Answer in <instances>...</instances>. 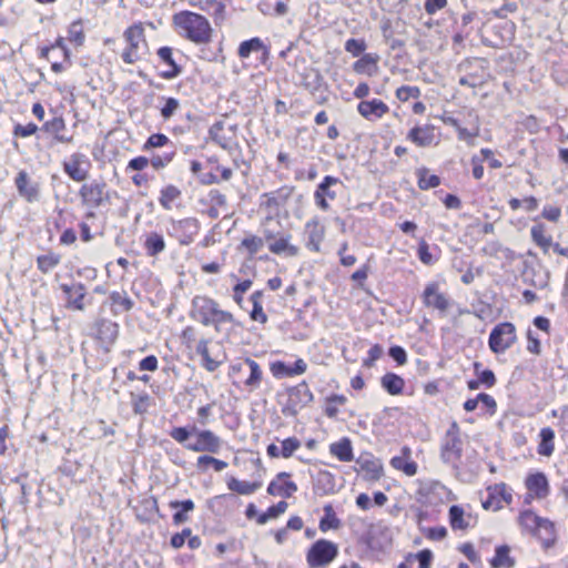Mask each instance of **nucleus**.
I'll list each match as a JSON object with an SVG mask.
<instances>
[{
  "label": "nucleus",
  "instance_id": "ea45409f",
  "mask_svg": "<svg viewBox=\"0 0 568 568\" xmlns=\"http://www.w3.org/2000/svg\"><path fill=\"white\" fill-rule=\"evenodd\" d=\"M404 385V379L394 373H387L382 377V386L390 395L400 394L403 392Z\"/></svg>",
  "mask_w": 568,
  "mask_h": 568
},
{
  "label": "nucleus",
  "instance_id": "7c9ffc66",
  "mask_svg": "<svg viewBox=\"0 0 568 568\" xmlns=\"http://www.w3.org/2000/svg\"><path fill=\"white\" fill-rule=\"evenodd\" d=\"M329 452L341 462H351L354 458L352 443L347 437L331 444Z\"/></svg>",
  "mask_w": 568,
  "mask_h": 568
},
{
  "label": "nucleus",
  "instance_id": "c85d7f7f",
  "mask_svg": "<svg viewBox=\"0 0 568 568\" xmlns=\"http://www.w3.org/2000/svg\"><path fill=\"white\" fill-rule=\"evenodd\" d=\"M535 535L541 540L544 548H550L555 542L554 524L546 518H541Z\"/></svg>",
  "mask_w": 568,
  "mask_h": 568
},
{
  "label": "nucleus",
  "instance_id": "4d7b16f0",
  "mask_svg": "<svg viewBox=\"0 0 568 568\" xmlns=\"http://www.w3.org/2000/svg\"><path fill=\"white\" fill-rule=\"evenodd\" d=\"M366 50V42L363 39L351 38L345 42V51L353 57H359Z\"/></svg>",
  "mask_w": 568,
  "mask_h": 568
},
{
  "label": "nucleus",
  "instance_id": "f3484780",
  "mask_svg": "<svg viewBox=\"0 0 568 568\" xmlns=\"http://www.w3.org/2000/svg\"><path fill=\"white\" fill-rule=\"evenodd\" d=\"M270 369L276 378L292 377L304 374L307 369V364L302 358L295 361L293 366H288L282 361H276L271 364Z\"/></svg>",
  "mask_w": 568,
  "mask_h": 568
},
{
  "label": "nucleus",
  "instance_id": "49530a36",
  "mask_svg": "<svg viewBox=\"0 0 568 568\" xmlns=\"http://www.w3.org/2000/svg\"><path fill=\"white\" fill-rule=\"evenodd\" d=\"M344 395L334 394L326 398L325 415L335 418L338 415V406L346 403Z\"/></svg>",
  "mask_w": 568,
  "mask_h": 568
},
{
  "label": "nucleus",
  "instance_id": "69168bd1",
  "mask_svg": "<svg viewBox=\"0 0 568 568\" xmlns=\"http://www.w3.org/2000/svg\"><path fill=\"white\" fill-rule=\"evenodd\" d=\"M132 396H133V399H132L133 412L135 414L145 413L149 407L150 396L145 393L138 395V396H134V395H132Z\"/></svg>",
  "mask_w": 568,
  "mask_h": 568
},
{
  "label": "nucleus",
  "instance_id": "c03bdc74",
  "mask_svg": "<svg viewBox=\"0 0 568 568\" xmlns=\"http://www.w3.org/2000/svg\"><path fill=\"white\" fill-rule=\"evenodd\" d=\"M173 229L176 232H179V231L189 232L190 233L189 239L185 241H181L182 244H189L192 241V235L197 233L199 223H197V220L193 219V217L183 219L178 222H174Z\"/></svg>",
  "mask_w": 568,
  "mask_h": 568
},
{
  "label": "nucleus",
  "instance_id": "603ef678",
  "mask_svg": "<svg viewBox=\"0 0 568 568\" xmlns=\"http://www.w3.org/2000/svg\"><path fill=\"white\" fill-rule=\"evenodd\" d=\"M241 246L248 252L250 256H253L262 250L264 241L260 236L248 235L242 240Z\"/></svg>",
  "mask_w": 568,
  "mask_h": 568
},
{
  "label": "nucleus",
  "instance_id": "c9c22d12",
  "mask_svg": "<svg viewBox=\"0 0 568 568\" xmlns=\"http://www.w3.org/2000/svg\"><path fill=\"white\" fill-rule=\"evenodd\" d=\"M181 195H182V192L178 186H175L173 184L165 185L160 191L159 203L164 210L170 211L173 207V203L176 200H179L181 197Z\"/></svg>",
  "mask_w": 568,
  "mask_h": 568
},
{
  "label": "nucleus",
  "instance_id": "6ab92c4d",
  "mask_svg": "<svg viewBox=\"0 0 568 568\" xmlns=\"http://www.w3.org/2000/svg\"><path fill=\"white\" fill-rule=\"evenodd\" d=\"M526 487L529 494L537 498H545L549 493L547 477L542 473H536L527 477Z\"/></svg>",
  "mask_w": 568,
  "mask_h": 568
},
{
  "label": "nucleus",
  "instance_id": "79ce46f5",
  "mask_svg": "<svg viewBox=\"0 0 568 568\" xmlns=\"http://www.w3.org/2000/svg\"><path fill=\"white\" fill-rule=\"evenodd\" d=\"M449 523L454 530H464L469 526V521L465 518L464 509L458 505H453L449 508Z\"/></svg>",
  "mask_w": 568,
  "mask_h": 568
},
{
  "label": "nucleus",
  "instance_id": "aec40b11",
  "mask_svg": "<svg viewBox=\"0 0 568 568\" xmlns=\"http://www.w3.org/2000/svg\"><path fill=\"white\" fill-rule=\"evenodd\" d=\"M291 234L281 233L278 237L268 244V250L276 255L285 254L287 256L298 255V247L291 244Z\"/></svg>",
  "mask_w": 568,
  "mask_h": 568
},
{
  "label": "nucleus",
  "instance_id": "2eb2a0df",
  "mask_svg": "<svg viewBox=\"0 0 568 568\" xmlns=\"http://www.w3.org/2000/svg\"><path fill=\"white\" fill-rule=\"evenodd\" d=\"M60 288L67 295V307L77 311H83L85 308V286L83 283L74 284H61Z\"/></svg>",
  "mask_w": 568,
  "mask_h": 568
},
{
  "label": "nucleus",
  "instance_id": "f257e3e1",
  "mask_svg": "<svg viewBox=\"0 0 568 568\" xmlns=\"http://www.w3.org/2000/svg\"><path fill=\"white\" fill-rule=\"evenodd\" d=\"M173 22L180 34L187 40L196 44L211 41L212 28L205 17L191 11H181L174 14Z\"/></svg>",
  "mask_w": 568,
  "mask_h": 568
},
{
  "label": "nucleus",
  "instance_id": "9b49d317",
  "mask_svg": "<svg viewBox=\"0 0 568 568\" xmlns=\"http://www.w3.org/2000/svg\"><path fill=\"white\" fill-rule=\"evenodd\" d=\"M341 180L332 176L326 175L322 182L317 185L315 192H314V201L315 204L322 210V211H328L331 205L327 200H335L337 196L336 191L334 190V186L337 184H341Z\"/></svg>",
  "mask_w": 568,
  "mask_h": 568
},
{
  "label": "nucleus",
  "instance_id": "09e8293b",
  "mask_svg": "<svg viewBox=\"0 0 568 568\" xmlns=\"http://www.w3.org/2000/svg\"><path fill=\"white\" fill-rule=\"evenodd\" d=\"M234 322L232 313L219 308L216 315L211 320V325L214 326L215 332L221 333L226 324H233Z\"/></svg>",
  "mask_w": 568,
  "mask_h": 568
},
{
  "label": "nucleus",
  "instance_id": "37998d69",
  "mask_svg": "<svg viewBox=\"0 0 568 568\" xmlns=\"http://www.w3.org/2000/svg\"><path fill=\"white\" fill-rule=\"evenodd\" d=\"M390 466L396 470H402L407 476H414L417 473V464L405 457H393L389 462Z\"/></svg>",
  "mask_w": 568,
  "mask_h": 568
},
{
  "label": "nucleus",
  "instance_id": "de8ad7c7",
  "mask_svg": "<svg viewBox=\"0 0 568 568\" xmlns=\"http://www.w3.org/2000/svg\"><path fill=\"white\" fill-rule=\"evenodd\" d=\"M60 255L54 253H49L44 255H40L37 258V265L38 268L42 273H49L51 270H53L59 263H60Z\"/></svg>",
  "mask_w": 568,
  "mask_h": 568
},
{
  "label": "nucleus",
  "instance_id": "680f3d73",
  "mask_svg": "<svg viewBox=\"0 0 568 568\" xmlns=\"http://www.w3.org/2000/svg\"><path fill=\"white\" fill-rule=\"evenodd\" d=\"M252 284L251 280H244L233 287V300L239 306L243 307V294L251 288Z\"/></svg>",
  "mask_w": 568,
  "mask_h": 568
},
{
  "label": "nucleus",
  "instance_id": "13d9d810",
  "mask_svg": "<svg viewBox=\"0 0 568 568\" xmlns=\"http://www.w3.org/2000/svg\"><path fill=\"white\" fill-rule=\"evenodd\" d=\"M300 447L301 442L296 437H288L282 442L281 456L290 458Z\"/></svg>",
  "mask_w": 568,
  "mask_h": 568
},
{
  "label": "nucleus",
  "instance_id": "3c124183",
  "mask_svg": "<svg viewBox=\"0 0 568 568\" xmlns=\"http://www.w3.org/2000/svg\"><path fill=\"white\" fill-rule=\"evenodd\" d=\"M54 49L61 50L62 57L64 60H67V61L70 60L71 52L65 44L64 38H62V37H59L52 45L42 48L41 52H40V57L44 58V59H49L50 52L53 51Z\"/></svg>",
  "mask_w": 568,
  "mask_h": 568
},
{
  "label": "nucleus",
  "instance_id": "774afa93",
  "mask_svg": "<svg viewBox=\"0 0 568 568\" xmlns=\"http://www.w3.org/2000/svg\"><path fill=\"white\" fill-rule=\"evenodd\" d=\"M459 550L467 557V559L474 565H480V557L476 552L474 546L469 542L463 544Z\"/></svg>",
  "mask_w": 568,
  "mask_h": 568
},
{
  "label": "nucleus",
  "instance_id": "bf43d9fd",
  "mask_svg": "<svg viewBox=\"0 0 568 568\" xmlns=\"http://www.w3.org/2000/svg\"><path fill=\"white\" fill-rule=\"evenodd\" d=\"M169 435L179 444H183L184 446L187 444V439L191 435H193V426L187 427H174L170 430Z\"/></svg>",
  "mask_w": 568,
  "mask_h": 568
},
{
  "label": "nucleus",
  "instance_id": "72a5a7b5",
  "mask_svg": "<svg viewBox=\"0 0 568 568\" xmlns=\"http://www.w3.org/2000/svg\"><path fill=\"white\" fill-rule=\"evenodd\" d=\"M144 248L149 256H158L165 250V241L163 235L156 232H150L149 234H146L144 241Z\"/></svg>",
  "mask_w": 568,
  "mask_h": 568
},
{
  "label": "nucleus",
  "instance_id": "c756f323",
  "mask_svg": "<svg viewBox=\"0 0 568 568\" xmlns=\"http://www.w3.org/2000/svg\"><path fill=\"white\" fill-rule=\"evenodd\" d=\"M244 364L250 369V375L245 379L244 385L247 388H250V390L257 389L261 386L262 377H263V372L261 369V366L258 365L257 362H255L254 359L248 358V357L244 359Z\"/></svg>",
  "mask_w": 568,
  "mask_h": 568
},
{
  "label": "nucleus",
  "instance_id": "1a4fd4ad",
  "mask_svg": "<svg viewBox=\"0 0 568 568\" xmlns=\"http://www.w3.org/2000/svg\"><path fill=\"white\" fill-rule=\"evenodd\" d=\"M79 194L82 203L91 209H98L110 200L106 183L102 180L83 184Z\"/></svg>",
  "mask_w": 568,
  "mask_h": 568
},
{
  "label": "nucleus",
  "instance_id": "8fccbe9b",
  "mask_svg": "<svg viewBox=\"0 0 568 568\" xmlns=\"http://www.w3.org/2000/svg\"><path fill=\"white\" fill-rule=\"evenodd\" d=\"M541 517L530 510L523 511L519 516V524L535 535Z\"/></svg>",
  "mask_w": 568,
  "mask_h": 568
},
{
  "label": "nucleus",
  "instance_id": "cd10ccee",
  "mask_svg": "<svg viewBox=\"0 0 568 568\" xmlns=\"http://www.w3.org/2000/svg\"><path fill=\"white\" fill-rule=\"evenodd\" d=\"M510 548L507 545L498 546L495 556L490 559L491 568H513L515 559L509 555Z\"/></svg>",
  "mask_w": 568,
  "mask_h": 568
},
{
  "label": "nucleus",
  "instance_id": "393cba45",
  "mask_svg": "<svg viewBox=\"0 0 568 568\" xmlns=\"http://www.w3.org/2000/svg\"><path fill=\"white\" fill-rule=\"evenodd\" d=\"M407 139L417 146L425 148L432 144L434 140L433 128L428 125L414 126L407 134Z\"/></svg>",
  "mask_w": 568,
  "mask_h": 568
},
{
  "label": "nucleus",
  "instance_id": "e2e57ef3",
  "mask_svg": "<svg viewBox=\"0 0 568 568\" xmlns=\"http://www.w3.org/2000/svg\"><path fill=\"white\" fill-rule=\"evenodd\" d=\"M175 151L165 152L162 155H153L149 162L155 169L160 170L165 168L174 158Z\"/></svg>",
  "mask_w": 568,
  "mask_h": 568
},
{
  "label": "nucleus",
  "instance_id": "f704fd0d",
  "mask_svg": "<svg viewBox=\"0 0 568 568\" xmlns=\"http://www.w3.org/2000/svg\"><path fill=\"white\" fill-rule=\"evenodd\" d=\"M113 307V314L130 312L133 308V301L125 292H112L109 296Z\"/></svg>",
  "mask_w": 568,
  "mask_h": 568
},
{
  "label": "nucleus",
  "instance_id": "bb28decb",
  "mask_svg": "<svg viewBox=\"0 0 568 568\" xmlns=\"http://www.w3.org/2000/svg\"><path fill=\"white\" fill-rule=\"evenodd\" d=\"M210 138L224 150L231 149L232 136L225 133V122L217 121L209 130Z\"/></svg>",
  "mask_w": 568,
  "mask_h": 568
},
{
  "label": "nucleus",
  "instance_id": "b1692460",
  "mask_svg": "<svg viewBox=\"0 0 568 568\" xmlns=\"http://www.w3.org/2000/svg\"><path fill=\"white\" fill-rule=\"evenodd\" d=\"M258 51H262L263 58L268 57V48L260 38L255 37L250 40L241 42L237 49V54L241 59H247L251 55V53Z\"/></svg>",
  "mask_w": 568,
  "mask_h": 568
},
{
  "label": "nucleus",
  "instance_id": "423d86ee",
  "mask_svg": "<svg viewBox=\"0 0 568 568\" xmlns=\"http://www.w3.org/2000/svg\"><path fill=\"white\" fill-rule=\"evenodd\" d=\"M516 338L515 325L509 322H504L491 329L488 345L493 353L503 354L513 346Z\"/></svg>",
  "mask_w": 568,
  "mask_h": 568
},
{
  "label": "nucleus",
  "instance_id": "4be33fe9",
  "mask_svg": "<svg viewBox=\"0 0 568 568\" xmlns=\"http://www.w3.org/2000/svg\"><path fill=\"white\" fill-rule=\"evenodd\" d=\"M306 247L313 252L320 251V245L324 237V229L315 220L305 224Z\"/></svg>",
  "mask_w": 568,
  "mask_h": 568
},
{
  "label": "nucleus",
  "instance_id": "a878e982",
  "mask_svg": "<svg viewBox=\"0 0 568 568\" xmlns=\"http://www.w3.org/2000/svg\"><path fill=\"white\" fill-rule=\"evenodd\" d=\"M379 57L373 53L362 55L354 64L353 69L358 74L373 75L377 72Z\"/></svg>",
  "mask_w": 568,
  "mask_h": 568
},
{
  "label": "nucleus",
  "instance_id": "a211bd4d",
  "mask_svg": "<svg viewBox=\"0 0 568 568\" xmlns=\"http://www.w3.org/2000/svg\"><path fill=\"white\" fill-rule=\"evenodd\" d=\"M14 183L20 196L24 197L29 203L38 201L39 186L30 183L29 175L26 171L18 173Z\"/></svg>",
  "mask_w": 568,
  "mask_h": 568
},
{
  "label": "nucleus",
  "instance_id": "e433bc0d",
  "mask_svg": "<svg viewBox=\"0 0 568 568\" xmlns=\"http://www.w3.org/2000/svg\"><path fill=\"white\" fill-rule=\"evenodd\" d=\"M262 486L261 481H246V480H239L234 477H232L227 481V488L234 493H237L240 495H252L257 489H260Z\"/></svg>",
  "mask_w": 568,
  "mask_h": 568
},
{
  "label": "nucleus",
  "instance_id": "864d4df0",
  "mask_svg": "<svg viewBox=\"0 0 568 568\" xmlns=\"http://www.w3.org/2000/svg\"><path fill=\"white\" fill-rule=\"evenodd\" d=\"M68 33H69V40L71 42H74L77 45L83 44L84 32H83L81 20L73 21L69 27Z\"/></svg>",
  "mask_w": 568,
  "mask_h": 568
},
{
  "label": "nucleus",
  "instance_id": "6e6d98bb",
  "mask_svg": "<svg viewBox=\"0 0 568 568\" xmlns=\"http://www.w3.org/2000/svg\"><path fill=\"white\" fill-rule=\"evenodd\" d=\"M164 105L161 108L160 113L164 120H169L180 109V101L175 98H163Z\"/></svg>",
  "mask_w": 568,
  "mask_h": 568
},
{
  "label": "nucleus",
  "instance_id": "473e14b6",
  "mask_svg": "<svg viewBox=\"0 0 568 568\" xmlns=\"http://www.w3.org/2000/svg\"><path fill=\"white\" fill-rule=\"evenodd\" d=\"M195 351L202 357V365L209 372H214L221 365V361H215L209 353V339L201 338L195 346Z\"/></svg>",
  "mask_w": 568,
  "mask_h": 568
},
{
  "label": "nucleus",
  "instance_id": "ddd939ff",
  "mask_svg": "<svg viewBox=\"0 0 568 568\" xmlns=\"http://www.w3.org/2000/svg\"><path fill=\"white\" fill-rule=\"evenodd\" d=\"M83 164H88V160L84 154L74 153L68 161L63 162V170L75 182H82L88 178V169L83 168Z\"/></svg>",
  "mask_w": 568,
  "mask_h": 568
},
{
  "label": "nucleus",
  "instance_id": "39448f33",
  "mask_svg": "<svg viewBox=\"0 0 568 568\" xmlns=\"http://www.w3.org/2000/svg\"><path fill=\"white\" fill-rule=\"evenodd\" d=\"M423 304L432 310H436L440 316H446L454 301L444 292L440 291V285L437 282H429L426 284L422 293Z\"/></svg>",
  "mask_w": 568,
  "mask_h": 568
},
{
  "label": "nucleus",
  "instance_id": "4c0bfd02",
  "mask_svg": "<svg viewBox=\"0 0 568 568\" xmlns=\"http://www.w3.org/2000/svg\"><path fill=\"white\" fill-rule=\"evenodd\" d=\"M530 235L536 245H538L545 253H547L551 247L552 239L546 234V226L544 224L539 223L534 225L530 229Z\"/></svg>",
  "mask_w": 568,
  "mask_h": 568
},
{
  "label": "nucleus",
  "instance_id": "2f4dec72",
  "mask_svg": "<svg viewBox=\"0 0 568 568\" xmlns=\"http://www.w3.org/2000/svg\"><path fill=\"white\" fill-rule=\"evenodd\" d=\"M191 6L212 14L215 20H222L225 11V6L217 0H197L195 2H191Z\"/></svg>",
  "mask_w": 568,
  "mask_h": 568
},
{
  "label": "nucleus",
  "instance_id": "a19ab883",
  "mask_svg": "<svg viewBox=\"0 0 568 568\" xmlns=\"http://www.w3.org/2000/svg\"><path fill=\"white\" fill-rule=\"evenodd\" d=\"M416 175L418 178V187L420 190H429L437 187L440 184L438 175L430 174L427 168L417 169Z\"/></svg>",
  "mask_w": 568,
  "mask_h": 568
},
{
  "label": "nucleus",
  "instance_id": "0eeeda50",
  "mask_svg": "<svg viewBox=\"0 0 568 568\" xmlns=\"http://www.w3.org/2000/svg\"><path fill=\"white\" fill-rule=\"evenodd\" d=\"M287 402L282 407L285 416H296L300 409L313 402L314 396L306 382L288 388Z\"/></svg>",
  "mask_w": 568,
  "mask_h": 568
},
{
  "label": "nucleus",
  "instance_id": "0e129e2a",
  "mask_svg": "<svg viewBox=\"0 0 568 568\" xmlns=\"http://www.w3.org/2000/svg\"><path fill=\"white\" fill-rule=\"evenodd\" d=\"M42 129L55 135L65 129V122L61 116H54L52 120L47 121Z\"/></svg>",
  "mask_w": 568,
  "mask_h": 568
},
{
  "label": "nucleus",
  "instance_id": "5fc2aeb1",
  "mask_svg": "<svg viewBox=\"0 0 568 568\" xmlns=\"http://www.w3.org/2000/svg\"><path fill=\"white\" fill-rule=\"evenodd\" d=\"M420 95V89L418 87L413 85H403L396 90V98L406 102L409 99H417Z\"/></svg>",
  "mask_w": 568,
  "mask_h": 568
},
{
  "label": "nucleus",
  "instance_id": "412c9836",
  "mask_svg": "<svg viewBox=\"0 0 568 568\" xmlns=\"http://www.w3.org/2000/svg\"><path fill=\"white\" fill-rule=\"evenodd\" d=\"M158 57L162 62L171 67V71H162L160 77L165 80H171L182 73V68L173 59V50L170 47H161L158 50Z\"/></svg>",
  "mask_w": 568,
  "mask_h": 568
},
{
  "label": "nucleus",
  "instance_id": "052dcab7",
  "mask_svg": "<svg viewBox=\"0 0 568 568\" xmlns=\"http://www.w3.org/2000/svg\"><path fill=\"white\" fill-rule=\"evenodd\" d=\"M170 142L169 138L163 133H154L151 134L146 142L143 145V150H149L153 148H162L165 146Z\"/></svg>",
  "mask_w": 568,
  "mask_h": 568
},
{
  "label": "nucleus",
  "instance_id": "5701e85b",
  "mask_svg": "<svg viewBox=\"0 0 568 568\" xmlns=\"http://www.w3.org/2000/svg\"><path fill=\"white\" fill-rule=\"evenodd\" d=\"M291 194L292 190L286 186L273 192L263 193L261 196V206L266 209H277L286 202Z\"/></svg>",
  "mask_w": 568,
  "mask_h": 568
},
{
  "label": "nucleus",
  "instance_id": "338daca9",
  "mask_svg": "<svg viewBox=\"0 0 568 568\" xmlns=\"http://www.w3.org/2000/svg\"><path fill=\"white\" fill-rule=\"evenodd\" d=\"M38 131V125L34 123H28L27 125L17 124L13 128V135L20 138H28Z\"/></svg>",
  "mask_w": 568,
  "mask_h": 568
},
{
  "label": "nucleus",
  "instance_id": "f8f14e48",
  "mask_svg": "<svg viewBox=\"0 0 568 568\" xmlns=\"http://www.w3.org/2000/svg\"><path fill=\"white\" fill-rule=\"evenodd\" d=\"M358 467L357 471H364V478L366 480L376 481L379 480L384 475V468L382 462L371 454H362L356 459Z\"/></svg>",
  "mask_w": 568,
  "mask_h": 568
},
{
  "label": "nucleus",
  "instance_id": "f03ea898",
  "mask_svg": "<svg viewBox=\"0 0 568 568\" xmlns=\"http://www.w3.org/2000/svg\"><path fill=\"white\" fill-rule=\"evenodd\" d=\"M463 455V442L460 429L456 422H453L446 430L440 447V458L445 464L457 467Z\"/></svg>",
  "mask_w": 568,
  "mask_h": 568
},
{
  "label": "nucleus",
  "instance_id": "58836bf2",
  "mask_svg": "<svg viewBox=\"0 0 568 568\" xmlns=\"http://www.w3.org/2000/svg\"><path fill=\"white\" fill-rule=\"evenodd\" d=\"M540 443L538 446V453L541 456H550L554 453L555 445H554V438H555V432L549 428H542L540 430Z\"/></svg>",
  "mask_w": 568,
  "mask_h": 568
},
{
  "label": "nucleus",
  "instance_id": "9d476101",
  "mask_svg": "<svg viewBox=\"0 0 568 568\" xmlns=\"http://www.w3.org/2000/svg\"><path fill=\"white\" fill-rule=\"evenodd\" d=\"M219 308V303L207 296H195L192 300V317L204 326L211 325V320L216 315Z\"/></svg>",
  "mask_w": 568,
  "mask_h": 568
},
{
  "label": "nucleus",
  "instance_id": "dca6fc26",
  "mask_svg": "<svg viewBox=\"0 0 568 568\" xmlns=\"http://www.w3.org/2000/svg\"><path fill=\"white\" fill-rule=\"evenodd\" d=\"M358 113L367 120L374 121L388 113L389 108L379 99L361 101L357 105Z\"/></svg>",
  "mask_w": 568,
  "mask_h": 568
},
{
  "label": "nucleus",
  "instance_id": "4468645a",
  "mask_svg": "<svg viewBox=\"0 0 568 568\" xmlns=\"http://www.w3.org/2000/svg\"><path fill=\"white\" fill-rule=\"evenodd\" d=\"M288 473H280L276 478L268 484L267 493L272 496H282L290 498L294 493L297 491V485L288 480Z\"/></svg>",
  "mask_w": 568,
  "mask_h": 568
},
{
  "label": "nucleus",
  "instance_id": "a18cd8bd",
  "mask_svg": "<svg viewBox=\"0 0 568 568\" xmlns=\"http://www.w3.org/2000/svg\"><path fill=\"white\" fill-rule=\"evenodd\" d=\"M325 516L320 521V529L326 531L328 529H336L339 527V519L336 517L332 505L324 507Z\"/></svg>",
  "mask_w": 568,
  "mask_h": 568
},
{
  "label": "nucleus",
  "instance_id": "20e7f679",
  "mask_svg": "<svg viewBox=\"0 0 568 568\" xmlns=\"http://www.w3.org/2000/svg\"><path fill=\"white\" fill-rule=\"evenodd\" d=\"M338 555V546L327 539L316 540L307 551L306 561L311 568L331 564Z\"/></svg>",
  "mask_w": 568,
  "mask_h": 568
},
{
  "label": "nucleus",
  "instance_id": "6e6552de",
  "mask_svg": "<svg viewBox=\"0 0 568 568\" xmlns=\"http://www.w3.org/2000/svg\"><path fill=\"white\" fill-rule=\"evenodd\" d=\"M193 435L196 440L185 445V448L195 453L217 454L223 445V440L210 429H199L193 426Z\"/></svg>",
  "mask_w": 568,
  "mask_h": 568
},
{
  "label": "nucleus",
  "instance_id": "7ed1b4c3",
  "mask_svg": "<svg viewBox=\"0 0 568 568\" xmlns=\"http://www.w3.org/2000/svg\"><path fill=\"white\" fill-rule=\"evenodd\" d=\"M123 38L128 47L122 52L121 58L125 63L133 64L141 59L140 50L148 47L142 22L130 26L124 31Z\"/></svg>",
  "mask_w": 568,
  "mask_h": 568
}]
</instances>
